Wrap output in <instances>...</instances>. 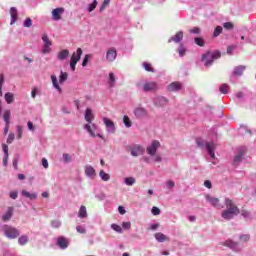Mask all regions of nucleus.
<instances>
[{"label": "nucleus", "instance_id": "1", "mask_svg": "<svg viewBox=\"0 0 256 256\" xmlns=\"http://www.w3.org/2000/svg\"><path fill=\"white\" fill-rule=\"evenodd\" d=\"M225 205L227 209L222 212L223 219H226L227 221H229L230 219H233V217L241 213V211L239 210V207H237L235 203H233V200L226 198Z\"/></svg>", "mask_w": 256, "mask_h": 256}, {"label": "nucleus", "instance_id": "2", "mask_svg": "<svg viewBox=\"0 0 256 256\" xmlns=\"http://www.w3.org/2000/svg\"><path fill=\"white\" fill-rule=\"evenodd\" d=\"M217 59H221V51L219 50L214 52L207 51L202 55V61L206 67H211L213 65V61H217Z\"/></svg>", "mask_w": 256, "mask_h": 256}, {"label": "nucleus", "instance_id": "3", "mask_svg": "<svg viewBox=\"0 0 256 256\" xmlns=\"http://www.w3.org/2000/svg\"><path fill=\"white\" fill-rule=\"evenodd\" d=\"M85 120L88 124L85 125L86 131L90 134L91 137H96L95 135V124L91 125V122L93 121V111H91V108H87L85 112Z\"/></svg>", "mask_w": 256, "mask_h": 256}, {"label": "nucleus", "instance_id": "4", "mask_svg": "<svg viewBox=\"0 0 256 256\" xmlns=\"http://www.w3.org/2000/svg\"><path fill=\"white\" fill-rule=\"evenodd\" d=\"M81 55H83V50L78 48L76 52H74L70 58V68L72 71H75V67L79 61H81Z\"/></svg>", "mask_w": 256, "mask_h": 256}, {"label": "nucleus", "instance_id": "5", "mask_svg": "<svg viewBox=\"0 0 256 256\" xmlns=\"http://www.w3.org/2000/svg\"><path fill=\"white\" fill-rule=\"evenodd\" d=\"M3 231L8 239H17V237L19 236V230L12 226L5 225L3 227Z\"/></svg>", "mask_w": 256, "mask_h": 256}, {"label": "nucleus", "instance_id": "6", "mask_svg": "<svg viewBox=\"0 0 256 256\" xmlns=\"http://www.w3.org/2000/svg\"><path fill=\"white\" fill-rule=\"evenodd\" d=\"M42 41L44 43L42 53H44V55H47V53H51V46L53 45V43L51 42L47 34H44L42 36Z\"/></svg>", "mask_w": 256, "mask_h": 256}, {"label": "nucleus", "instance_id": "7", "mask_svg": "<svg viewBox=\"0 0 256 256\" xmlns=\"http://www.w3.org/2000/svg\"><path fill=\"white\" fill-rule=\"evenodd\" d=\"M206 201L212 205V207H216V209H223V204H221V200L219 198H215L211 195H206Z\"/></svg>", "mask_w": 256, "mask_h": 256}, {"label": "nucleus", "instance_id": "8", "mask_svg": "<svg viewBox=\"0 0 256 256\" xmlns=\"http://www.w3.org/2000/svg\"><path fill=\"white\" fill-rule=\"evenodd\" d=\"M161 147V143L157 140H154L150 146L147 147L146 151L148 155L151 157H155V153H157V149Z\"/></svg>", "mask_w": 256, "mask_h": 256}, {"label": "nucleus", "instance_id": "9", "mask_svg": "<svg viewBox=\"0 0 256 256\" xmlns=\"http://www.w3.org/2000/svg\"><path fill=\"white\" fill-rule=\"evenodd\" d=\"M134 115L136 119H143L145 117H149V112L143 107H137L134 109Z\"/></svg>", "mask_w": 256, "mask_h": 256}, {"label": "nucleus", "instance_id": "10", "mask_svg": "<svg viewBox=\"0 0 256 256\" xmlns=\"http://www.w3.org/2000/svg\"><path fill=\"white\" fill-rule=\"evenodd\" d=\"M132 157H139V155H143L145 151L141 145H134L128 148Z\"/></svg>", "mask_w": 256, "mask_h": 256}, {"label": "nucleus", "instance_id": "11", "mask_svg": "<svg viewBox=\"0 0 256 256\" xmlns=\"http://www.w3.org/2000/svg\"><path fill=\"white\" fill-rule=\"evenodd\" d=\"M63 13H65V8H55L52 10V19L54 21H60L61 15H63Z\"/></svg>", "mask_w": 256, "mask_h": 256}, {"label": "nucleus", "instance_id": "12", "mask_svg": "<svg viewBox=\"0 0 256 256\" xmlns=\"http://www.w3.org/2000/svg\"><path fill=\"white\" fill-rule=\"evenodd\" d=\"M157 89V82H146L143 85V91L148 93L149 91H156Z\"/></svg>", "mask_w": 256, "mask_h": 256}, {"label": "nucleus", "instance_id": "13", "mask_svg": "<svg viewBox=\"0 0 256 256\" xmlns=\"http://www.w3.org/2000/svg\"><path fill=\"white\" fill-rule=\"evenodd\" d=\"M107 61L113 62L117 59V50L115 48H110L106 53Z\"/></svg>", "mask_w": 256, "mask_h": 256}, {"label": "nucleus", "instance_id": "14", "mask_svg": "<svg viewBox=\"0 0 256 256\" xmlns=\"http://www.w3.org/2000/svg\"><path fill=\"white\" fill-rule=\"evenodd\" d=\"M182 89L183 85L180 82H172L168 85V91L170 92L181 91Z\"/></svg>", "mask_w": 256, "mask_h": 256}, {"label": "nucleus", "instance_id": "15", "mask_svg": "<svg viewBox=\"0 0 256 256\" xmlns=\"http://www.w3.org/2000/svg\"><path fill=\"white\" fill-rule=\"evenodd\" d=\"M206 150L208 152V155H210V157H212V159H215V143L207 142Z\"/></svg>", "mask_w": 256, "mask_h": 256}, {"label": "nucleus", "instance_id": "16", "mask_svg": "<svg viewBox=\"0 0 256 256\" xmlns=\"http://www.w3.org/2000/svg\"><path fill=\"white\" fill-rule=\"evenodd\" d=\"M103 122L106 125L108 131H110L111 133H115V122H113L109 118H104Z\"/></svg>", "mask_w": 256, "mask_h": 256}, {"label": "nucleus", "instance_id": "17", "mask_svg": "<svg viewBox=\"0 0 256 256\" xmlns=\"http://www.w3.org/2000/svg\"><path fill=\"white\" fill-rule=\"evenodd\" d=\"M57 245L60 247V249H67V247H69V241L67 238L61 236L57 240Z\"/></svg>", "mask_w": 256, "mask_h": 256}, {"label": "nucleus", "instance_id": "18", "mask_svg": "<svg viewBox=\"0 0 256 256\" xmlns=\"http://www.w3.org/2000/svg\"><path fill=\"white\" fill-rule=\"evenodd\" d=\"M183 35V31H179L175 34L174 37H171L168 42L181 43V41L183 40Z\"/></svg>", "mask_w": 256, "mask_h": 256}, {"label": "nucleus", "instance_id": "19", "mask_svg": "<svg viewBox=\"0 0 256 256\" xmlns=\"http://www.w3.org/2000/svg\"><path fill=\"white\" fill-rule=\"evenodd\" d=\"M155 239L156 241H158V243H165V241H169V236L161 232H158L155 234Z\"/></svg>", "mask_w": 256, "mask_h": 256}, {"label": "nucleus", "instance_id": "20", "mask_svg": "<svg viewBox=\"0 0 256 256\" xmlns=\"http://www.w3.org/2000/svg\"><path fill=\"white\" fill-rule=\"evenodd\" d=\"M10 15H11L10 25H15V23H17V8L12 7L10 9Z\"/></svg>", "mask_w": 256, "mask_h": 256}, {"label": "nucleus", "instance_id": "21", "mask_svg": "<svg viewBox=\"0 0 256 256\" xmlns=\"http://www.w3.org/2000/svg\"><path fill=\"white\" fill-rule=\"evenodd\" d=\"M224 247H229V249H237L239 246V243L233 241V240H226L223 242Z\"/></svg>", "mask_w": 256, "mask_h": 256}, {"label": "nucleus", "instance_id": "22", "mask_svg": "<svg viewBox=\"0 0 256 256\" xmlns=\"http://www.w3.org/2000/svg\"><path fill=\"white\" fill-rule=\"evenodd\" d=\"M245 151H247V148H241L238 151V155H236L234 158L235 163H241V160L243 159V155H245Z\"/></svg>", "mask_w": 256, "mask_h": 256}, {"label": "nucleus", "instance_id": "23", "mask_svg": "<svg viewBox=\"0 0 256 256\" xmlns=\"http://www.w3.org/2000/svg\"><path fill=\"white\" fill-rule=\"evenodd\" d=\"M13 217V208L9 207L7 212L2 216V221H10Z\"/></svg>", "mask_w": 256, "mask_h": 256}, {"label": "nucleus", "instance_id": "24", "mask_svg": "<svg viewBox=\"0 0 256 256\" xmlns=\"http://www.w3.org/2000/svg\"><path fill=\"white\" fill-rule=\"evenodd\" d=\"M57 57H58L59 61H65V59H67V57H69V50L64 49V50L60 51L58 53Z\"/></svg>", "mask_w": 256, "mask_h": 256}, {"label": "nucleus", "instance_id": "25", "mask_svg": "<svg viewBox=\"0 0 256 256\" xmlns=\"http://www.w3.org/2000/svg\"><path fill=\"white\" fill-rule=\"evenodd\" d=\"M5 101L8 105H11V103H13V101H15V96L13 95V93L11 92H7L4 95Z\"/></svg>", "mask_w": 256, "mask_h": 256}, {"label": "nucleus", "instance_id": "26", "mask_svg": "<svg viewBox=\"0 0 256 256\" xmlns=\"http://www.w3.org/2000/svg\"><path fill=\"white\" fill-rule=\"evenodd\" d=\"M244 71H245V66H241V65L237 66L234 68V75L236 77H241V75H243Z\"/></svg>", "mask_w": 256, "mask_h": 256}, {"label": "nucleus", "instance_id": "27", "mask_svg": "<svg viewBox=\"0 0 256 256\" xmlns=\"http://www.w3.org/2000/svg\"><path fill=\"white\" fill-rule=\"evenodd\" d=\"M85 175H87V177H93V175H95V168L89 165L85 166Z\"/></svg>", "mask_w": 256, "mask_h": 256}, {"label": "nucleus", "instance_id": "28", "mask_svg": "<svg viewBox=\"0 0 256 256\" xmlns=\"http://www.w3.org/2000/svg\"><path fill=\"white\" fill-rule=\"evenodd\" d=\"M52 85L55 87L59 93H61V86H59V82L57 81V76L51 75Z\"/></svg>", "mask_w": 256, "mask_h": 256}, {"label": "nucleus", "instance_id": "29", "mask_svg": "<svg viewBox=\"0 0 256 256\" xmlns=\"http://www.w3.org/2000/svg\"><path fill=\"white\" fill-rule=\"evenodd\" d=\"M23 197H27V199H37V194L35 193H29L27 190H22Z\"/></svg>", "mask_w": 256, "mask_h": 256}, {"label": "nucleus", "instance_id": "30", "mask_svg": "<svg viewBox=\"0 0 256 256\" xmlns=\"http://www.w3.org/2000/svg\"><path fill=\"white\" fill-rule=\"evenodd\" d=\"M3 119L6 125H9L11 119V110H5L3 114Z\"/></svg>", "mask_w": 256, "mask_h": 256}, {"label": "nucleus", "instance_id": "31", "mask_svg": "<svg viewBox=\"0 0 256 256\" xmlns=\"http://www.w3.org/2000/svg\"><path fill=\"white\" fill-rule=\"evenodd\" d=\"M142 65L145 71H148V73H155V69H153V66L151 65V63L144 62Z\"/></svg>", "mask_w": 256, "mask_h": 256}, {"label": "nucleus", "instance_id": "32", "mask_svg": "<svg viewBox=\"0 0 256 256\" xmlns=\"http://www.w3.org/2000/svg\"><path fill=\"white\" fill-rule=\"evenodd\" d=\"M78 215L81 219H85V217H87V208L85 206H81Z\"/></svg>", "mask_w": 256, "mask_h": 256}, {"label": "nucleus", "instance_id": "33", "mask_svg": "<svg viewBox=\"0 0 256 256\" xmlns=\"http://www.w3.org/2000/svg\"><path fill=\"white\" fill-rule=\"evenodd\" d=\"M99 176L101 177L102 181H109V179H111V176H109L105 170H100Z\"/></svg>", "mask_w": 256, "mask_h": 256}, {"label": "nucleus", "instance_id": "34", "mask_svg": "<svg viewBox=\"0 0 256 256\" xmlns=\"http://www.w3.org/2000/svg\"><path fill=\"white\" fill-rule=\"evenodd\" d=\"M194 43L198 45V47H205V40H203L202 37H196Z\"/></svg>", "mask_w": 256, "mask_h": 256}, {"label": "nucleus", "instance_id": "35", "mask_svg": "<svg viewBox=\"0 0 256 256\" xmlns=\"http://www.w3.org/2000/svg\"><path fill=\"white\" fill-rule=\"evenodd\" d=\"M220 93H223V95H227L229 93V85L222 84L219 88Z\"/></svg>", "mask_w": 256, "mask_h": 256}, {"label": "nucleus", "instance_id": "36", "mask_svg": "<svg viewBox=\"0 0 256 256\" xmlns=\"http://www.w3.org/2000/svg\"><path fill=\"white\" fill-rule=\"evenodd\" d=\"M115 74L113 72L109 73V84L110 87H115Z\"/></svg>", "mask_w": 256, "mask_h": 256}, {"label": "nucleus", "instance_id": "37", "mask_svg": "<svg viewBox=\"0 0 256 256\" xmlns=\"http://www.w3.org/2000/svg\"><path fill=\"white\" fill-rule=\"evenodd\" d=\"M29 238L27 236H20L18 239L19 245H27Z\"/></svg>", "mask_w": 256, "mask_h": 256}, {"label": "nucleus", "instance_id": "38", "mask_svg": "<svg viewBox=\"0 0 256 256\" xmlns=\"http://www.w3.org/2000/svg\"><path fill=\"white\" fill-rule=\"evenodd\" d=\"M123 123H124L125 127H127V128L131 127V125H132L131 119L127 115H125L123 117Z\"/></svg>", "mask_w": 256, "mask_h": 256}, {"label": "nucleus", "instance_id": "39", "mask_svg": "<svg viewBox=\"0 0 256 256\" xmlns=\"http://www.w3.org/2000/svg\"><path fill=\"white\" fill-rule=\"evenodd\" d=\"M67 77H69L67 72H61L59 77V83H65V81H67Z\"/></svg>", "mask_w": 256, "mask_h": 256}, {"label": "nucleus", "instance_id": "40", "mask_svg": "<svg viewBox=\"0 0 256 256\" xmlns=\"http://www.w3.org/2000/svg\"><path fill=\"white\" fill-rule=\"evenodd\" d=\"M221 33H223V27L221 26H217L214 30V37H219L221 35Z\"/></svg>", "mask_w": 256, "mask_h": 256}, {"label": "nucleus", "instance_id": "41", "mask_svg": "<svg viewBox=\"0 0 256 256\" xmlns=\"http://www.w3.org/2000/svg\"><path fill=\"white\" fill-rule=\"evenodd\" d=\"M124 182H125L126 185L131 186L135 183V178H133V177L125 178Z\"/></svg>", "mask_w": 256, "mask_h": 256}, {"label": "nucleus", "instance_id": "42", "mask_svg": "<svg viewBox=\"0 0 256 256\" xmlns=\"http://www.w3.org/2000/svg\"><path fill=\"white\" fill-rule=\"evenodd\" d=\"M97 8V0H94L88 7V11L89 13H91L92 11H95V9Z\"/></svg>", "mask_w": 256, "mask_h": 256}, {"label": "nucleus", "instance_id": "43", "mask_svg": "<svg viewBox=\"0 0 256 256\" xmlns=\"http://www.w3.org/2000/svg\"><path fill=\"white\" fill-rule=\"evenodd\" d=\"M111 228L113 229V231H116V233H123V229L117 224H112Z\"/></svg>", "mask_w": 256, "mask_h": 256}, {"label": "nucleus", "instance_id": "44", "mask_svg": "<svg viewBox=\"0 0 256 256\" xmlns=\"http://www.w3.org/2000/svg\"><path fill=\"white\" fill-rule=\"evenodd\" d=\"M111 3V0H104L102 5L100 6V11H105L107 7H109V4Z\"/></svg>", "mask_w": 256, "mask_h": 256}, {"label": "nucleus", "instance_id": "45", "mask_svg": "<svg viewBox=\"0 0 256 256\" xmlns=\"http://www.w3.org/2000/svg\"><path fill=\"white\" fill-rule=\"evenodd\" d=\"M224 29H227L228 31H231V29H233L234 25L233 22H225L223 24Z\"/></svg>", "mask_w": 256, "mask_h": 256}, {"label": "nucleus", "instance_id": "46", "mask_svg": "<svg viewBox=\"0 0 256 256\" xmlns=\"http://www.w3.org/2000/svg\"><path fill=\"white\" fill-rule=\"evenodd\" d=\"M51 225H52V227H53L54 229H59V227H61V221H59V220H53V221L51 222Z\"/></svg>", "mask_w": 256, "mask_h": 256}, {"label": "nucleus", "instance_id": "47", "mask_svg": "<svg viewBox=\"0 0 256 256\" xmlns=\"http://www.w3.org/2000/svg\"><path fill=\"white\" fill-rule=\"evenodd\" d=\"M14 140H15V134L10 133V134L8 135V138H7V143H8V145H11V143H13Z\"/></svg>", "mask_w": 256, "mask_h": 256}, {"label": "nucleus", "instance_id": "48", "mask_svg": "<svg viewBox=\"0 0 256 256\" xmlns=\"http://www.w3.org/2000/svg\"><path fill=\"white\" fill-rule=\"evenodd\" d=\"M31 25H33V20H31V18H26V20L24 21V27H31Z\"/></svg>", "mask_w": 256, "mask_h": 256}, {"label": "nucleus", "instance_id": "49", "mask_svg": "<svg viewBox=\"0 0 256 256\" xmlns=\"http://www.w3.org/2000/svg\"><path fill=\"white\" fill-rule=\"evenodd\" d=\"M189 33H193L194 35H199V33H201V29L198 27H194L189 30Z\"/></svg>", "mask_w": 256, "mask_h": 256}, {"label": "nucleus", "instance_id": "50", "mask_svg": "<svg viewBox=\"0 0 256 256\" xmlns=\"http://www.w3.org/2000/svg\"><path fill=\"white\" fill-rule=\"evenodd\" d=\"M63 160L65 161V163H71V155L64 153L63 154Z\"/></svg>", "mask_w": 256, "mask_h": 256}, {"label": "nucleus", "instance_id": "51", "mask_svg": "<svg viewBox=\"0 0 256 256\" xmlns=\"http://www.w3.org/2000/svg\"><path fill=\"white\" fill-rule=\"evenodd\" d=\"M152 215H161V209L156 206L152 207Z\"/></svg>", "mask_w": 256, "mask_h": 256}, {"label": "nucleus", "instance_id": "52", "mask_svg": "<svg viewBox=\"0 0 256 256\" xmlns=\"http://www.w3.org/2000/svg\"><path fill=\"white\" fill-rule=\"evenodd\" d=\"M89 54L85 55L83 61H82V67H87V63H89Z\"/></svg>", "mask_w": 256, "mask_h": 256}, {"label": "nucleus", "instance_id": "53", "mask_svg": "<svg viewBox=\"0 0 256 256\" xmlns=\"http://www.w3.org/2000/svg\"><path fill=\"white\" fill-rule=\"evenodd\" d=\"M76 231H77L78 233H81V234L87 233V230H85V228H84L83 226H77V227H76Z\"/></svg>", "mask_w": 256, "mask_h": 256}, {"label": "nucleus", "instance_id": "54", "mask_svg": "<svg viewBox=\"0 0 256 256\" xmlns=\"http://www.w3.org/2000/svg\"><path fill=\"white\" fill-rule=\"evenodd\" d=\"M2 149H3L4 155L9 156V146H7V144H3Z\"/></svg>", "mask_w": 256, "mask_h": 256}, {"label": "nucleus", "instance_id": "55", "mask_svg": "<svg viewBox=\"0 0 256 256\" xmlns=\"http://www.w3.org/2000/svg\"><path fill=\"white\" fill-rule=\"evenodd\" d=\"M17 131H18V139H21V137H23V127L18 126Z\"/></svg>", "mask_w": 256, "mask_h": 256}, {"label": "nucleus", "instance_id": "56", "mask_svg": "<svg viewBox=\"0 0 256 256\" xmlns=\"http://www.w3.org/2000/svg\"><path fill=\"white\" fill-rule=\"evenodd\" d=\"M42 166L44 167V169H49V162L46 158L42 159Z\"/></svg>", "mask_w": 256, "mask_h": 256}, {"label": "nucleus", "instance_id": "57", "mask_svg": "<svg viewBox=\"0 0 256 256\" xmlns=\"http://www.w3.org/2000/svg\"><path fill=\"white\" fill-rule=\"evenodd\" d=\"M166 186L168 187V189H173V187H175V182L169 180L166 182Z\"/></svg>", "mask_w": 256, "mask_h": 256}, {"label": "nucleus", "instance_id": "58", "mask_svg": "<svg viewBox=\"0 0 256 256\" xmlns=\"http://www.w3.org/2000/svg\"><path fill=\"white\" fill-rule=\"evenodd\" d=\"M18 196H19V193H17V191L10 192L11 199H17Z\"/></svg>", "mask_w": 256, "mask_h": 256}, {"label": "nucleus", "instance_id": "59", "mask_svg": "<svg viewBox=\"0 0 256 256\" xmlns=\"http://www.w3.org/2000/svg\"><path fill=\"white\" fill-rule=\"evenodd\" d=\"M122 227L124 229H131V222H123Z\"/></svg>", "mask_w": 256, "mask_h": 256}, {"label": "nucleus", "instance_id": "60", "mask_svg": "<svg viewBox=\"0 0 256 256\" xmlns=\"http://www.w3.org/2000/svg\"><path fill=\"white\" fill-rule=\"evenodd\" d=\"M27 126L29 131H35V126H33V122L28 121Z\"/></svg>", "mask_w": 256, "mask_h": 256}, {"label": "nucleus", "instance_id": "61", "mask_svg": "<svg viewBox=\"0 0 256 256\" xmlns=\"http://www.w3.org/2000/svg\"><path fill=\"white\" fill-rule=\"evenodd\" d=\"M185 52H186V50L183 47L179 48V50H178L180 57H183L185 55Z\"/></svg>", "mask_w": 256, "mask_h": 256}, {"label": "nucleus", "instance_id": "62", "mask_svg": "<svg viewBox=\"0 0 256 256\" xmlns=\"http://www.w3.org/2000/svg\"><path fill=\"white\" fill-rule=\"evenodd\" d=\"M196 143H197L198 147H203V145H205V142L202 139H197Z\"/></svg>", "mask_w": 256, "mask_h": 256}, {"label": "nucleus", "instance_id": "63", "mask_svg": "<svg viewBox=\"0 0 256 256\" xmlns=\"http://www.w3.org/2000/svg\"><path fill=\"white\" fill-rule=\"evenodd\" d=\"M204 185L207 187V189H211V187H213V185L211 184V181H209V180H206L204 182Z\"/></svg>", "mask_w": 256, "mask_h": 256}, {"label": "nucleus", "instance_id": "64", "mask_svg": "<svg viewBox=\"0 0 256 256\" xmlns=\"http://www.w3.org/2000/svg\"><path fill=\"white\" fill-rule=\"evenodd\" d=\"M241 241H249L250 236L249 235H242L240 236Z\"/></svg>", "mask_w": 256, "mask_h": 256}]
</instances>
